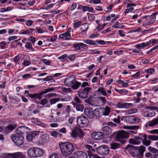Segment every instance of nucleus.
<instances>
[{"instance_id":"1","label":"nucleus","mask_w":158,"mask_h":158,"mask_svg":"<svg viewBox=\"0 0 158 158\" xmlns=\"http://www.w3.org/2000/svg\"><path fill=\"white\" fill-rule=\"evenodd\" d=\"M125 148L127 151L129 152L132 156L135 157H137L139 155L142 156H143V153L146 150L145 148L143 146L138 147L128 145Z\"/></svg>"},{"instance_id":"2","label":"nucleus","mask_w":158,"mask_h":158,"mask_svg":"<svg viewBox=\"0 0 158 158\" xmlns=\"http://www.w3.org/2000/svg\"><path fill=\"white\" fill-rule=\"evenodd\" d=\"M59 147L62 155L64 157H67L70 155L75 149L73 144L68 142L60 143Z\"/></svg>"},{"instance_id":"3","label":"nucleus","mask_w":158,"mask_h":158,"mask_svg":"<svg viewBox=\"0 0 158 158\" xmlns=\"http://www.w3.org/2000/svg\"><path fill=\"white\" fill-rule=\"evenodd\" d=\"M65 85L71 87L74 90H77L80 87L81 82L76 80V77L74 75H70L67 77L64 81Z\"/></svg>"},{"instance_id":"4","label":"nucleus","mask_w":158,"mask_h":158,"mask_svg":"<svg viewBox=\"0 0 158 158\" xmlns=\"http://www.w3.org/2000/svg\"><path fill=\"white\" fill-rule=\"evenodd\" d=\"M10 138L16 146L21 148L24 147V138L22 135L16 133L12 135Z\"/></svg>"},{"instance_id":"5","label":"nucleus","mask_w":158,"mask_h":158,"mask_svg":"<svg viewBox=\"0 0 158 158\" xmlns=\"http://www.w3.org/2000/svg\"><path fill=\"white\" fill-rule=\"evenodd\" d=\"M25 155L22 152H18L12 153H3L1 156V158H24Z\"/></svg>"},{"instance_id":"6","label":"nucleus","mask_w":158,"mask_h":158,"mask_svg":"<svg viewBox=\"0 0 158 158\" xmlns=\"http://www.w3.org/2000/svg\"><path fill=\"white\" fill-rule=\"evenodd\" d=\"M132 131H128L127 132L124 131H122L118 132L116 135L115 137V139L116 140L121 141L122 143L123 144L125 141H121V139H127L129 137V135L131 134Z\"/></svg>"},{"instance_id":"7","label":"nucleus","mask_w":158,"mask_h":158,"mask_svg":"<svg viewBox=\"0 0 158 158\" xmlns=\"http://www.w3.org/2000/svg\"><path fill=\"white\" fill-rule=\"evenodd\" d=\"M71 136L74 138L79 137L82 139L84 135L82 130L79 127H75L70 133Z\"/></svg>"},{"instance_id":"8","label":"nucleus","mask_w":158,"mask_h":158,"mask_svg":"<svg viewBox=\"0 0 158 158\" xmlns=\"http://www.w3.org/2000/svg\"><path fill=\"white\" fill-rule=\"evenodd\" d=\"M77 125L81 127H86L89 122L87 117L83 115L77 117Z\"/></svg>"},{"instance_id":"9","label":"nucleus","mask_w":158,"mask_h":158,"mask_svg":"<svg viewBox=\"0 0 158 158\" xmlns=\"http://www.w3.org/2000/svg\"><path fill=\"white\" fill-rule=\"evenodd\" d=\"M121 119L127 123H135L139 122L140 121V119L133 116H123L122 117Z\"/></svg>"},{"instance_id":"10","label":"nucleus","mask_w":158,"mask_h":158,"mask_svg":"<svg viewBox=\"0 0 158 158\" xmlns=\"http://www.w3.org/2000/svg\"><path fill=\"white\" fill-rule=\"evenodd\" d=\"M91 90L90 87H87L83 89H80L78 92L79 97L82 98H85L88 97V94Z\"/></svg>"},{"instance_id":"11","label":"nucleus","mask_w":158,"mask_h":158,"mask_svg":"<svg viewBox=\"0 0 158 158\" xmlns=\"http://www.w3.org/2000/svg\"><path fill=\"white\" fill-rule=\"evenodd\" d=\"M96 151L99 154L105 156L108 154L109 152V149L107 146L102 145L97 148Z\"/></svg>"},{"instance_id":"12","label":"nucleus","mask_w":158,"mask_h":158,"mask_svg":"<svg viewBox=\"0 0 158 158\" xmlns=\"http://www.w3.org/2000/svg\"><path fill=\"white\" fill-rule=\"evenodd\" d=\"M17 125L14 121H10L9 124L4 128V131L6 133H8L12 131L17 127Z\"/></svg>"},{"instance_id":"13","label":"nucleus","mask_w":158,"mask_h":158,"mask_svg":"<svg viewBox=\"0 0 158 158\" xmlns=\"http://www.w3.org/2000/svg\"><path fill=\"white\" fill-rule=\"evenodd\" d=\"M73 157L75 158H87V154L81 151H77L73 154Z\"/></svg>"},{"instance_id":"14","label":"nucleus","mask_w":158,"mask_h":158,"mask_svg":"<svg viewBox=\"0 0 158 158\" xmlns=\"http://www.w3.org/2000/svg\"><path fill=\"white\" fill-rule=\"evenodd\" d=\"M29 129V128L27 127L21 126L16 130V133L17 134H19V135H22L24 134L25 133H27Z\"/></svg>"},{"instance_id":"15","label":"nucleus","mask_w":158,"mask_h":158,"mask_svg":"<svg viewBox=\"0 0 158 158\" xmlns=\"http://www.w3.org/2000/svg\"><path fill=\"white\" fill-rule=\"evenodd\" d=\"M85 114L90 119H93L95 115L94 112L92 109L85 108L84 110Z\"/></svg>"},{"instance_id":"16","label":"nucleus","mask_w":158,"mask_h":158,"mask_svg":"<svg viewBox=\"0 0 158 158\" xmlns=\"http://www.w3.org/2000/svg\"><path fill=\"white\" fill-rule=\"evenodd\" d=\"M116 106L119 108H128L132 106V104L122 102H118Z\"/></svg>"},{"instance_id":"17","label":"nucleus","mask_w":158,"mask_h":158,"mask_svg":"<svg viewBox=\"0 0 158 158\" xmlns=\"http://www.w3.org/2000/svg\"><path fill=\"white\" fill-rule=\"evenodd\" d=\"M91 135L92 138L96 140L101 139L104 137L103 133L101 132L93 133H92Z\"/></svg>"},{"instance_id":"18","label":"nucleus","mask_w":158,"mask_h":158,"mask_svg":"<svg viewBox=\"0 0 158 158\" xmlns=\"http://www.w3.org/2000/svg\"><path fill=\"white\" fill-rule=\"evenodd\" d=\"M43 95V92H41L38 94H30L28 95V96L32 98L40 99Z\"/></svg>"},{"instance_id":"19","label":"nucleus","mask_w":158,"mask_h":158,"mask_svg":"<svg viewBox=\"0 0 158 158\" xmlns=\"http://www.w3.org/2000/svg\"><path fill=\"white\" fill-rule=\"evenodd\" d=\"M35 158L41 156L44 154V151L40 148H35Z\"/></svg>"},{"instance_id":"20","label":"nucleus","mask_w":158,"mask_h":158,"mask_svg":"<svg viewBox=\"0 0 158 158\" xmlns=\"http://www.w3.org/2000/svg\"><path fill=\"white\" fill-rule=\"evenodd\" d=\"M35 148H31L27 150V153L30 157L35 158Z\"/></svg>"},{"instance_id":"21","label":"nucleus","mask_w":158,"mask_h":158,"mask_svg":"<svg viewBox=\"0 0 158 158\" xmlns=\"http://www.w3.org/2000/svg\"><path fill=\"white\" fill-rule=\"evenodd\" d=\"M102 131L103 134L106 135H109L111 133L112 130L111 128L107 126H106L102 128Z\"/></svg>"},{"instance_id":"22","label":"nucleus","mask_w":158,"mask_h":158,"mask_svg":"<svg viewBox=\"0 0 158 158\" xmlns=\"http://www.w3.org/2000/svg\"><path fill=\"white\" fill-rule=\"evenodd\" d=\"M36 132L35 131H33L26 136V139L27 140L30 141L33 139L36 136Z\"/></svg>"},{"instance_id":"23","label":"nucleus","mask_w":158,"mask_h":158,"mask_svg":"<svg viewBox=\"0 0 158 158\" xmlns=\"http://www.w3.org/2000/svg\"><path fill=\"white\" fill-rule=\"evenodd\" d=\"M73 106L74 108H76L77 111H78L82 112L84 109V106L81 104H76L75 103H73Z\"/></svg>"},{"instance_id":"24","label":"nucleus","mask_w":158,"mask_h":158,"mask_svg":"<svg viewBox=\"0 0 158 158\" xmlns=\"http://www.w3.org/2000/svg\"><path fill=\"white\" fill-rule=\"evenodd\" d=\"M65 37L66 40H69L71 38L70 33H69L68 32H65L60 34L59 36V38L60 39H63Z\"/></svg>"},{"instance_id":"25","label":"nucleus","mask_w":158,"mask_h":158,"mask_svg":"<svg viewBox=\"0 0 158 158\" xmlns=\"http://www.w3.org/2000/svg\"><path fill=\"white\" fill-rule=\"evenodd\" d=\"M142 136L143 137L142 141L143 144L146 146H149L150 144L151 141L150 140H146L147 137V135L145 134H143Z\"/></svg>"},{"instance_id":"26","label":"nucleus","mask_w":158,"mask_h":158,"mask_svg":"<svg viewBox=\"0 0 158 158\" xmlns=\"http://www.w3.org/2000/svg\"><path fill=\"white\" fill-rule=\"evenodd\" d=\"M148 44L146 43L143 42L141 44H138L135 46V47L137 49H141L144 48L146 47H147Z\"/></svg>"},{"instance_id":"27","label":"nucleus","mask_w":158,"mask_h":158,"mask_svg":"<svg viewBox=\"0 0 158 158\" xmlns=\"http://www.w3.org/2000/svg\"><path fill=\"white\" fill-rule=\"evenodd\" d=\"M103 115L105 116L108 115L110 111V108L108 106H106L105 108H102Z\"/></svg>"},{"instance_id":"28","label":"nucleus","mask_w":158,"mask_h":158,"mask_svg":"<svg viewBox=\"0 0 158 158\" xmlns=\"http://www.w3.org/2000/svg\"><path fill=\"white\" fill-rule=\"evenodd\" d=\"M94 111L95 112V114L97 116L100 117L102 115H103L102 108L100 109H95Z\"/></svg>"},{"instance_id":"29","label":"nucleus","mask_w":158,"mask_h":158,"mask_svg":"<svg viewBox=\"0 0 158 158\" xmlns=\"http://www.w3.org/2000/svg\"><path fill=\"white\" fill-rule=\"evenodd\" d=\"M34 30V28H30L25 31L22 32L20 34L22 35H30L32 33L33 31Z\"/></svg>"},{"instance_id":"30","label":"nucleus","mask_w":158,"mask_h":158,"mask_svg":"<svg viewBox=\"0 0 158 158\" xmlns=\"http://www.w3.org/2000/svg\"><path fill=\"white\" fill-rule=\"evenodd\" d=\"M158 124V116L156 118H155L149 122V126L152 127Z\"/></svg>"},{"instance_id":"31","label":"nucleus","mask_w":158,"mask_h":158,"mask_svg":"<svg viewBox=\"0 0 158 158\" xmlns=\"http://www.w3.org/2000/svg\"><path fill=\"white\" fill-rule=\"evenodd\" d=\"M98 92L99 93H101L102 95L107 96V94L106 91L105 90V89L103 87L99 88L97 90Z\"/></svg>"},{"instance_id":"32","label":"nucleus","mask_w":158,"mask_h":158,"mask_svg":"<svg viewBox=\"0 0 158 158\" xmlns=\"http://www.w3.org/2000/svg\"><path fill=\"white\" fill-rule=\"evenodd\" d=\"M83 41L85 43L91 45H95L97 44L95 41L91 40H84Z\"/></svg>"},{"instance_id":"33","label":"nucleus","mask_w":158,"mask_h":158,"mask_svg":"<svg viewBox=\"0 0 158 158\" xmlns=\"http://www.w3.org/2000/svg\"><path fill=\"white\" fill-rule=\"evenodd\" d=\"M146 109H149L150 110H151V111L150 112V114H147L146 115V116L147 117H151L153 116H154L155 114V113L154 111L152 110V107H145Z\"/></svg>"},{"instance_id":"34","label":"nucleus","mask_w":158,"mask_h":158,"mask_svg":"<svg viewBox=\"0 0 158 158\" xmlns=\"http://www.w3.org/2000/svg\"><path fill=\"white\" fill-rule=\"evenodd\" d=\"M120 144L119 143H112L110 144V148L111 149H116L119 148Z\"/></svg>"},{"instance_id":"35","label":"nucleus","mask_w":158,"mask_h":158,"mask_svg":"<svg viewBox=\"0 0 158 158\" xmlns=\"http://www.w3.org/2000/svg\"><path fill=\"white\" fill-rule=\"evenodd\" d=\"M81 100L77 96H76L74 98V101H72L71 103L73 105V103L76 104H81Z\"/></svg>"},{"instance_id":"36","label":"nucleus","mask_w":158,"mask_h":158,"mask_svg":"<svg viewBox=\"0 0 158 158\" xmlns=\"http://www.w3.org/2000/svg\"><path fill=\"white\" fill-rule=\"evenodd\" d=\"M114 90L120 94L124 95L127 94L128 91L125 89H114Z\"/></svg>"},{"instance_id":"37","label":"nucleus","mask_w":158,"mask_h":158,"mask_svg":"<svg viewBox=\"0 0 158 158\" xmlns=\"http://www.w3.org/2000/svg\"><path fill=\"white\" fill-rule=\"evenodd\" d=\"M89 26L86 23H84L82 25L81 28V30L82 32H85L89 27Z\"/></svg>"},{"instance_id":"38","label":"nucleus","mask_w":158,"mask_h":158,"mask_svg":"<svg viewBox=\"0 0 158 158\" xmlns=\"http://www.w3.org/2000/svg\"><path fill=\"white\" fill-rule=\"evenodd\" d=\"M129 143L135 145H138L140 143V142L136 140L135 138V139H129Z\"/></svg>"},{"instance_id":"39","label":"nucleus","mask_w":158,"mask_h":158,"mask_svg":"<svg viewBox=\"0 0 158 158\" xmlns=\"http://www.w3.org/2000/svg\"><path fill=\"white\" fill-rule=\"evenodd\" d=\"M124 27V25L120 24L118 22H116L115 24L112 26V27L115 28H122Z\"/></svg>"},{"instance_id":"40","label":"nucleus","mask_w":158,"mask_h":158,"mask_svg":"<svg viewBox=\"0 0 158 158\" xmlns=\"http://www.w3.org/2000/svg\"><path fill=\"white\" fill-rule=\"evenodd\" d=\"M148 149L153 153L158 154V150L156 148H152L151 146H149L148 148Z\"/></svg>"},{"instance_id":"41","label":"nucleus","mask_w":158,"mask_h":158,"mask_svg":"<svg viewBox=\"0 0 158 158\" xmlns=\"http://www.w3.org/2000/svg\"><path fill=\"white\" fill-rule=\"evenodd\" d=\"M60 98H53L50 99L49 100V103L51 105L56 103V102L60 101Z\"/></svg>"},{"instance_id":"42","label":"nucleus","mask_w":158,"mask_h":158,"mask_svg":"<svg viewBox=\"0 0 158 158\" xmlns=\"http://www.w3.org/2000/svg\"><path fill=\"white\" fill-rule=\"evenodd\" d=\"M25 47L27 49H31L32 51H33L34 49V48L32 47L31 43L27 41L26 43Z\"/></svg>"},{"instance_id":"43","label":"nucleus","mask_w":158,"mask_h":158,"mask_svg":"<svg viewBox=\"0 0 158 158\" xmlns=\"http://www.w3.org/2000/svg\"><path fill=\"white\" fill-rule=\"evenodd\" d=\"M55 88V87H52L51 88H49L45 89L44 91H42L43 94H46L49 92H52L53 91Z\"/></svg>"},{"instance_id":"44","label":"nucleus","mask_w":158,"mask_h":158,"mask_svg":"<svg viewBox=\"0 0 158 158\" xmlns=\"http://www.w3.org/2000/svg\"><path fill=\"white\" fill-rule=\"evenodd\" d=\"M61 90L64 92L67 93L72 92V90L71 88H66L65 87H62Z\"/></svg>"},{"instance_id":"45","label":"nucleus","mask_w":158,"mask_h":158,"mask_svg":"<svg viewBox=\"0 0 158 158\" xmlns=\"http://www.w3.org/2000/svg\"><path fill=\"white\" fill-rule=\"evenodd\" d=\"M148 138L149 139L152 140H158V136L155 135H149Z\"/></svg>"},{"instance_id":"46","label":"nucleus","mask_w":158,"mask_h":158,"mask_svg":"<svg viewBox=\"0 0 158 158\" xmlns=\"http://www.w3.org/2000/svg\"><path fill=\"white\" fill-rule=\"evenodd\" d=\"M85 148H87V152H90V151H92V152H94L95 150L94 149H93V147L89 145L86 144V145H85Z\"/></svg>"},{"instance_id":"47","label":"nucleus","mask_w":158,"mask_h":158,"mask_svg":"<svg viewBox=\"0 0 158 158\" xmlns=\"http://www.w3.org/2000/svg\"><path fill=\"white\" fill-rule=\"evenodd\" d=\"M137 112L136 109H132V110H127L125 111L126 114H131L136 113Z\"/></svg>"},{"instance_id":"48","label":"nucleus","mask_w":158,"mask_h":158,"mask_svg":"<svg viewBox=\"0 0 158 158\" xmlns=\"http://www.w3.org/2000/svg\"><path fill=\"white\" fill-rule=\"evenodd\" d=\"M46 134H41L40 136V138L41 139V141L44 143L46 142Z\"/></svg>"},{"instance_id":"49","label":"nucleus","mask_w":158,"mask_h":158,"mask_svg":"<svg viewBox=\"0 0 158 158\" xmlns=\"http://www.w3.org/2000/svg\"><path fill=\"white\" fill-rule=\"evenodd\" d=\"M31 120L32 123H34L37 125L40 124V121H39L38 119L34 117L31 118Z\"/></svg>"},{"instance_id":"50","label":"nucleus","mask_w":158,"mask_h":158,"mask_svg":"<svg viewBox=\"0 0 158 158\" xmlns=\"http://www.w3.org/2000/svg\"><path fill=\"white\" fill-rule=\"evenodd\" d=\"M156 20V18L155 17H153V18L150 19V21L149 22H146L143 23L144 25H148L151 23H153Z\"/></svg>"},{"instance_id":"51","label":"nucleus","mask_w":158,"mask_h":158,"mask_svg":"<svg viewBox=\"0 0 158 158\" xmlns=\"http://www.w3.org/2000/svg\"><path fill=\"white\" fill-rule=\"evenodd\" d=\"M20 57L19 56L17 55V56L15 57L14 58V61L16 64H19V60Z\"/></svg>"},{"instance_id":"52","label":"nucleus","mask_w":158,"mask_h":158,"mask_svg":"<svg viewBox=\"0 0 158 158\" xmlns=\"http://www.w3.org/2000/svg\"><path fill=\"white\" fill-rule=\"evenodd\" d=\"M88 19L91 21H94L95 19V17L93 15L90 14H88Z\"/></svg>"},{"instance_id":"53","label":"nucleus","mask_w":158,"mask_h":158,"mask_svg":"<svg viewBox=\"0 0 158 158\" xmlns=\"http://www.w3.org/2000/svg\"><path fill=\"white\" fill-rule=\"evenodd\" d=\"M56 96V94L55 93H50L44 96V97L48 98H49L52 97Z\"/></svg>"},{"instance_id":"54","label":"nucleus","mask_w":158,"mask_h":158,"mask_svg":"<svg viewBox=\"0 0 158 158\" xmlns=\"http://www.w3.org/2000/svg\"><path fill=\"white\" fill-rule=\"evenodd\" d=\"M89 2L90 3H94L95 4L102 3L100 0H90Z\"/></svg>"},{"instance_id":"55","label":"nucleus","mask_w":158,"mask_h":158,"mask_svg":"<svg viewBox=\"0 0 158 158\" xmlns=\"http://www.w3.org/2000/svg\"><path fill=\"white\" fill-rule=\"evenodd\" d=\"M48 102V100L46 98H44L42 99L41 100V102L39 103L42 105H44L47 104Z\"/></svg>"},{"instance_id":"56","label":"nucleus","mask_w":158,"mask_h":158,"mask_svg":"<svg viewBox=\"0 0 158 158\" xmlns=\"http://www.w3.org/2000/svg\"><path fill=\"white\" fill-rule=\"evenodd\" d=\"M57 39V35H54L53 36L51 37L50 39H47V40L49 41H51L52 42H53L56 41Z\"/></svg>"},{"instance_id":"57","label":"nucleus","mask_w":158,"mask_h":158,"mask_svg":"<svg viewBox=\"0 0 158 158\" xmlns=\"http://www.w3.org/2000/svg\"><path fill=\"white\" fill-rule=\"evenodd\" d=\"M99 99L102 102V105H104L106 102V98L105 97H100L99 98Z\"/></svg>"},{"instance_id":"58","label":"nucleus","mask_w":158,"mask_h":158,"mask_svg":"<svg viewBox=\"0 0 158 158\" xmlns=\"http://www.w3.org/2000/svg\"><path fill=\"white\" fill-rule=\"evenodd\" d=\"M67 56L68 55L67 54H64L58 57V58L59 59H62L64 61H65L66 60Z\"/></svg>"},{"instance_id":"59","label":"nucleus","mask_w":158,"mask_h":158,"mask_svg":"<svg viewBox=\"0 0 158 158\" xmlns=\"http://www.w3.org/2000/svg\"><path fill=\"white\" fill-rule=\"evenodd\" d=\"M68 59L71 61H73L75 60V54H72L67 56Z\"/></svg>"},{"instance_id":"60","label":"nucleus","mask_w":158,"mask_h":158,"mask_svg":"<svg viewBox=\"0 0 158 158\" xmlns=\"http://www.w3.org/2000/svg\"><path fill=\"white\" fill-rule=\"evenodd\" d=\"M35 32H37L38 33H42L44 32V31L40 27H37L35 29Z\"/></svg>"},{"instance_id":"61","label":"nucleus","mask_w":158,"mask_h":158,"mask_svg":"<svg viewBox=\"0 0 158 158\" xmlns=\"http://www.w3.org/2000/svg\"><path fill=\"white\" fill-rule=\"evenodd\" d=\"M34 23V21L31 20H28L26 22V25L29 27L31 26Z\"/></svg>"},{"instance_id":"62","label":"nucleus","mask_w":158,"mask_h":158,"mask_svg":"<svg viewBox=\"0 0 158 158\" xmlns=\"http://www.w3.org/2000/svg\"><path fill=\"white\" fill-rule=\"evenodd\" d=\"M77 6V5L76 2L73 3L70 8V10L71 11H73L75 10Z\"/></svg>"},{"instance_id":"63","label":"nucleus","mask_w":158,"mask_h":158,"mask_svg":"<svg viewBox=\"0 0 158 158\" xmlns=\"http://www.w3.org/2000/svg\"><path fill=\"white\" fill-rule=\"evenodd\" d=\"M80 43H78L76 44H74L73 47L75 48L77 50H79L81 48V47L80 46Z\"/></svg>"},{"instance_id":"64","label":"nucleus","mask_w":158,"mask_h":158,"mask_svg":"<svg viewBox=\"0 0 158 158\" xmlns=\"http://www.w3.org/2000/svg\"><path fill=\"white\" fill-rule=\"evenodd\" d=\"M81 21H78L75 22L73 25L74 28H77L81 24Z\"/></svg>"}]
</instances>
